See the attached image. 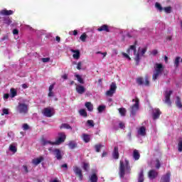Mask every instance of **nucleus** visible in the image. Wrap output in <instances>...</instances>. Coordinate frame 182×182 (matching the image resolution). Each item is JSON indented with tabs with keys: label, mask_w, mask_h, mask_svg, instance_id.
I'll use <instances>...</instances> for the list:
<instances>
[{
	"label": "nucleus",
	"mask_w": 182,
	"mask_h": 182,
	"mask_svg": "<svg viewBox=\"0 0 182 182\" xmlns=\"http://www.w3.org/2000/svg\"><path fill=\"white\" fill-rule=\"evenodd\" d=\"M43 161V156H40L39 158H36L33 159L32 163L35 164V166H38V164H41Z\"/></svg>",
	"instance_id": "412c9836"
},
{
	"label": "nucleus",
	"mask_w": 182,
	"mask_h": 182,
	"mask_svg": "<svg viewBox=\"0 0 182 182\" xmlns=\"http://www.w3.org/2000/svg\"><path fill=\"white\" fill-rule=\"evenodd\" d=\"M70 51L73 53V57L74 59L77 60L80 58V51L79 50L71 49Z\"/></svg>",
	"instance_id": "f3484780"
},
{
	"label": "nucleus",
	"mask_w": 182,
	"mask_h": 182,
	"mask_svg": "<svg viewBox=\"0 0 182 182\" xmlns=\"http://www.w3.org/2000/svg\"><path fill=\"white\" fill-rule=\"evenodd\" d=\"M178 151L179 153H181V151H182V138L178 143Z\"/></svg>",
	"instance_id": "ea45409f"
},
{
	"label": "nucleus",
	"mask_w": 182,
	"mask_h": 182,
	"mask_svg": "<svg viewBox=\"0 0 182 182\" xmlns=\"http://www.w3.org/2000/svg\"><path fill=\"white\" fill-rule=\"evenodd\" d=\"M156 168L159 169V168H160V167L161 166V164H160V160L159 159H157L156 160Z\"/></svg>",
	"instance_id": "49530a36"
},
{
	"label": "nucleus",
	"mask_w": 182,
	"mask_h": 182,
	"mask_svg": "<svg viewBox=\"0 0 182 182\" xmlns=\"http://www.w3.org/2000/svg\"><path fill=\"white\" fill-rule=\"evenodd\" d=\"M16 110L21 114H26L29 109H28V105L19 102L16 107Z\"/></svg>",
	"instance_id": "0eeeda50"
},
{
	"label": "nucleus",
	"mask_w": 182,
	"mask_h": 182,
	"mask_svg": "<svg viewBox=\"0 0 182 182\" xmlns=\"http://www.w3.org/2000/svg\"><path fill=\"white\" fill-rule=\"evenodd\" d=\"M157 53H159V51L157 50H154L151 52V55H153V56H156V55H157Z\"/></svg>",
	"instance_id": "5fc2aeb1"
},
{
	"label": "nucleus",
	"mask_w": 182,
	"mask_h": 182,
	"mask_svg": "<svg viewBox=\"0 0 182 182\" xmlns=\"http://www.w3.org/2000/svg\"><path fill=\"white\" fill-rule=\"evenodd\" d=\"M164 71V66H163V64L156 63L154 65V72L152 75V80H157L159 79V76L163 73Z\"/></svg>",
	"instance_id": "20e7f679"
},
{
	"label": "nucleus",
	"mask_w": 182,
	"mask_h": 182,
	"mask_svg": "<svg viewBox=\"0 0 182 182\" xmlns=\"http://www.w3.org/2000/svg\"><path fill=\"white\" fill-rule=\"evenodd\" d=\"M62 77H63V79L66 80V79H68V75L64 74V75L62 76Z\"/></svg>",
	"instance_id": "774afa93"
},
{
	"label": "nucleus",
	"mask_w": 182,
	"mask_h": 182,
	"mask_svg": "<svg viewBox=\"0 0 182 182\" xmlns=\"http://www.w3.org/2000/svg\"><path fill=\"white\" fill-rule=\"evenodd\" d=\"M53 87H55V84L50 85L48 88L49 92H52L53 90Z\"/></svg>",
	"instance_id": "864d4df0"
},
{
	"label": "nucleus",
	"mask_w": 182,
	"mask_h": 182,
	"mask_svg": "<svg viewBox=\"0 0 182 182\" xmlns=\"http://www.w3.org/2000/svg\"><path fill=\"white\" fill-rule=\"evenodd\" d=\"M136 82L138 86H150V80L148 75L143 77H138L136 79Z\"/></svg>",
	"instance_id": "39448f33"
},
{
	"label": "nucleus",
	"mask_w": 182,
	"mask_h": 182,
	"mask_svg": "<svg viewBox=\"0 0 182 182\" xmlns=\"http://www.w3.org/2000/svg\"><path fill=\"white\" fill-rule=\"evenodd\" d=\"M82 139L85 143H89V141H90V135L87 134H82Z\"/></svg>",
	"instance_id": "b1692460"
},
{
	"label": "nucleus",
	"mask_w": 182,
	"mask_h": 182,
	"mask_svg": "<svg viewBox=\"0 0 182 182\" xmlns=\"http://www.w3.org/2000/svg\"><path fill=\"white\" fill-rule=\"evenodd\" d=\"M75 90L78 95H83L86 92V88L83 85L75 84Z\"/></svg>",
	"instance_id": "ddd939ff"
},
{
	"label": "nucleus",
	"mask_w": 182,
	"mask_h": 182,
	"mask_svg": "<svg viewBox=\"0 0 182 182\" xmlns=\"http://www.w3.org/2000/svg\"><path fill=\"white\" fill-rule=\"evenodd\" d=\"M23 168H24L26 173H29V170H28V166H26V165H23Z\"/></svg>",
	"instance_id": "13d9d810"
},
{
	"label": "nucleus",
	"mask_w": 182,
	"mask_h": 182,
	"mask_svg": "<svg viewBox=\"0 0 182 182\" xmlns=\"http://www.w3.org/2000/svg\"><path fill=\"white\" fill-rule=\"evenodd\" d=\"M117 89V86L116 85V82H112L109 87V90L106 92V95L112 97V96L116 93Z\"/></svg>",
	"instance_id": "1a4fd4ad"
},
{
	"label": "nucleus",
	"mask_w": 182,
	"mask_h": 182,
	"mask_svg": "<svg viewBox=\"0 0 182 182\" xmlns=\"http://www.w3.org/2000/svg\"><path fill=\"white\" fill-rule=\"evenodd\" d=\"M105 109H106V106L105 105H100L98 107H97V110L99 112V113H102Z\"/></svg>",
	"instance_id": "37998d69"
},
{
	"label": "nucleus",
	"mask_w": 182,
	"mask_h": 182,
	"mask_svg": "<svg viewBox=\"0 0 182 182\" xmlns=\"http://www.w3.org/2000/svg\"><path fill=\"white\" fill-rule=\"evenodd\" d=\"M18 33H19V31L18 29H16V28H14L13 30V34L14 35H18Z\"/></svg>",
	"instance_id": "6e6d98bb"
},
{
	"label": "nucleus",
	"mask_w": 182,
	"mask_h": 182,
	"mask_svg": "<svg viewBox=\"0 0 182 182\" xmlns=\"http://www.w3.org/2000/svg\"><path fill=\"white\" fill-rule=\"evenodd\" d=\"M68 145L71 150H73V149H76V147H77V144L75 141H70Z\"/></svg>",
	"instance_id": "393cba45"
},
{
	"label": "nucleus",
	"mask_w": 182,
	"mask_h": 182,
	"mask_svg": "<svg viewBox=\"0 0 182 182\" xmlns=\"http://www.w3.org/2000/svg\"><path fill=\"white\" fill-rule=\"evenodd\" d=\"M180 59H181V58L178 56L175 58L174 66L176 69L178 68V67L180 66Z\"/></svg>",
	"instance_id": "7c9ffc66"
},
{
	"label": "nucleus",
	"mask_w": 182,
	"mask_h": 182,
	"mask_svg": "<svg viewBox=\"0 0 182 182\" xmlns=\"http://www.w3.org/2000/svg\"><path fill=\"white\" fill-rule=\"evenodd\" d=\"M164 11L166 14H171V6H167L164 8Z\"/></svg>",
	"instance_id": "79ce46f5"
},
{
	"label": "nucleus",
	"mask_w": 182,
	"mask_h": 182,
	"mask_svg": "<svg viewBox=\"0 0 182 182\" xmlns=\"http://www.w3.org/2000/svg\"><path fill=\"white\" fill-rule=\"evenodd\" d=\"M2 112V114H9V110H8V109H3Z\"/></svg>",
	"instance_id": "603ef678"
},
{
	"label": "nucleus",
	"mask_w": 182,
	"mask_h": 182,
	"mask_svg": "<svg viewBox=\"0 0 182 182\" xmlns=\"http://www.w3.org/2000/svg\"><path fill=\"white\" fill-rule=\"evenodd\" d=\"M4 99H9V94L6 93L4 95Z\"/></svg>",
	"instance_id": "052dcab7"
},
{
	"label": "nucleus",
	"mask_w": 182,
	"mask_h": 182,
	"mask_svg": "<svg viewBox=\"0 0 182 182\" xmlns=\"http://www.w3.org/2000/svg\"><path fill=\"white\" fill-rule=\"evenodd\" d=\"M61 167L63 168H68V164H64L61 165Z\"/></svg>",
	"instance_id": "0e129e2a"
},
{
	"label": "nucleus",
	"mask_w": 182,
	"mask_h": 182,
	"mask_svg": "<svg viewBox=\"0 0 182 182\" xmlns=\"http://www.w3.org/2000/svg\"><path fill=\"white\" fill-rule=\"evenodd\" d=\"M43 114L46 116V117H52L53 114H52V110L49 108H44Z\"/></svg>",
	"instance_id": "6ab92c4d"
},
{
	"label": "nucleus",
	"mask_w": 182,
	"mask_h": 182,
	"mask_svg": "<svg viewBox=\"0 0 182 182\" xmlns=\"http://www.w3.org/2000/svg\"><path fill=\"white\" fill-rule=\"evenodd\" d=\"M75 76L77 78V82H79V83H80L81 85H85V80H83V78H82V77L80 75L77 74Z\"/></svg>",
	"instance_id": "2f4dec72"
},
{
	"label": "nucleus",
	"mask_w": 182,
	"mask_h": 182,
	"mask_svg": "<svg viewBox=\"0 0 182 182\" xmlns=\"http://www.w3.org/2000/svg\"><path fill=\"white\" fill-rule=\"evenodd\" d=\"M9 150L13 153H16V151H18V149H16V146H14L13 144H11L9 146Z\"/></svg>",
	"instance_id": "58836bf2"
},
{
	"label": "nucleus",
	"mask_w": 182,
	"mask_h": 182,
	"mask_svg": "<svg viewBox=\"0 0 182 182\" xmlns=\"http://www.w3.org/2000/svg\"><path fill=\"white\" fill-rule=\"evenodd\" d=\"M87 38V35H86V33H83L80 37V39L82 42H86V39Z\"/></svg>",
	"instance_id": "4c0bfd02"
},
{
	"label": "nucleus",
	"mask_w": 182,
	"mask_h": 182,
	"mask_svg": "<svg viewBox=\"0 0 182 182\" xmlns=\"http://www.w3.org/2000/svg\"><path fill=\"white\" fill-rule=\"evenodd\" d=\"M49 60H50V58H42V62H43V63H47L48 62H49Z\"/></svg>",
	"instance_id": "09e8293b"
},
{
	"label": "nucleus",
	"mask_w": 182,
	"mask_h": 182,
	"mask_svg": "<svg viewBox=\"0 0 182 182\" xmlns=\"http://www.w3.org/2000/svg\"><path fill=\"white\" fill-rule=\"evenodd\" d=\"M55 40H56L57 42L59 43V42H60V37L56 36V37H55Z\"/></svg>",
	"instance_id": "338daca9"
},
{
	"label": "nucleus",
	"mask_w": 182,
	"mask_h": 182,
	"mask_svg": "<svg viewBox=\"0 0 182 182\" xmlns=\"http://www.w3.org/2000/svg\"><path fill=\"white\" fill-rule=\"evenodd\" d=\"M171 176V173L170 172L166 173V175H164L160 182H170V176Z\"/></svg>",
	"instance_id": "a211bd4d"
},
{
	"label": "nucleus",
	"mask_w": 182,
	"mask_h": 182,
	"mask_svg": "<svg viewBox=\"0 0 182 182\" xmlns=\"http://www.w3.org/2000/svg\"><path fill=\"white\" fill-rule=\"evenodd\" d=\"M173 95V90L166 91L165 92V100L164 103L168 105V106H171V100L170 97Z\"/></svg>",
	"instance_id": "9d476101"
},
{
	"label": "nucleus",
	"mask_w": 182,
	"mask_h": 182,
	"mask_svg": "<svg viewBox=\"0 0 182 182\" xmlns=\"http://www.w3.org/2000/svg\"><path fill=\"white\" fill-rule=\"evenodd\" d=\"M97 31H98V32H110V28L109 27V26L107 24H104L102 26H101L100 27H99Z\"/></svg>",
	"instance_id": "dca6fc26"
},
{
	"label": "nucleus",
	"mask_w": 182,
	"mask_h": 182,
	"mask_svg": "<svg viewBox=\"0 0 182 182\" xmlns=\"http://www.w3.org/2000/svg\"><path fill=\"white\" fill-rule=\"evenodd\" d=\"M157 176H159V173L154 169L150 170L148 173V177L151 180H154Z\"/></svg>",
	"instance_id": "2eb2a0df"
},
{
	"label": "nucleus",
	"mask_w": 182,
	"mask_h": 182,
	"mask_svg": "<svg viewBox=\"0 0 182 182\" xmlns=\"http://www.w3.org/2000/svg\"><path fill=\"white\" fill-rule=\"evenodd\" d=\"M118 110H119V113L121 114V116H122V117L126 116V112H127L126 108H123V107L119 108Z\"/></svg>",
	"instance_id": "473e14b6"
},
{
	"label": "nucleus",
	"mask_w": 182,
	"mask_h": 182,
	"mask_svg": "<svg viewBox=\"0 0 182 182\" xmlns=\"http://www.w3.org/2000/svg\"><path fill=\"white\" fill-rule=\"evenodd\" d=\"M53 96H54L53 92L49 91V92H48V97H53Z\"/></svg>",
	"instance_id": "bf43d9fd"
},
{
	"label": "nucleus",
	"mask_w": 182,
	"mask_h": 182,
	"mask_svg": "<svg viewBox=\"0 0 182 182\" xmlns=\"http://www.w3.org/2000/svg\"><path fill=\"white\" fill-rule=\"evenodd\" d=\"M87 124H88L90 127H95V122H93V120H90V119L87 120Z\"/></svg>",
	"instance_id": "c03bdc74"
},
{
	"label": "nucleus",
	"mask_w": 182,
	"mask_h": 182,
	"mask_svg": "<svg viewBox=\"0 0 182 182\" xmlns=\"http://www.w3.org/2000/svg\"><path fill=\"white\" fill-rule=\"evenodd\" d=\"M23 130H29V125L28 124H23Z\"/></svg>",
	"instance_id": "8fccbe9b"
},
{
	"label": "nucleus",
	"mask_w": 182,
	"mask_h": 182,
	"mask_svg": "<svg viewBox=\"0 0 182 182\" xmlns=\"http://www.w3.org/2000/svg\"><path fill=\"white\" fill-rule=\"evenodd\" d=\"M119 126V129H124V127H125L124 123H123V122H120Z\"/></svg>",
	"instance_id": "4d7b16f0"
},
{
	"label": "nucleus",
	"mask_w": 182,
	"mask_h": 182,
	"mask_svg": "<svg viewBox=\"0 0 182 182\" xmlns=\"http://www.w3.org/2000/svg\"><path fill=\"white\" fill-rule=\"evenodd\" d=\"M65 140H66V134L65 132H59L58 137L55 141L53 142V144L54 146H59L62 144V143H65Z\"/></svg>",
	"instance_id": "6e6552de"
},
{
	"label": "nucleus",
	"mask_w": 182,
	"mask_h": 182,
	"mask_svg": "<svg viewBox=\"0 0 182 182\" xmlns=\"http://www.w3.org/2000/svg\"><path fill=\"white\" fill-rule=\"evenodd\" d=\"M89 164L87 163H84L83 164V170H85V171H89Z\"/></svg>",
	"instance_id": "a18cd8bd"
},
{
	"label": "nucleus",
	"mask_w": 182,
	"mask_h": 182,
	"mask_svg": "<svg viewBox=\"0 0 182 182\" xmlns=\"http://www.w3.org/2000/svg\"><path fill=\"white\" fill-rule=\"evenodd\" d=\"M139 136H146V127H141L138 131Z\"/></svg>",
	"instance_id": "a878e982"
},
{
	"label": "nucleus",
	"mask_w": 182,
	"mask_h": 182,
	"mask_svg": "<svg viewBox=\"0 0 182 182\" xmlns=\"http://www.w3.org/2000/svg\"><path fill=\"white\" fill-rule=\"evenodd\" d=\"M99 178L97 177V174L96 173H92L90 176V182H97Z\"/></svg>",
	"instance_id": "4be33fe9"
},
{
	"label": "nucleus",
	"mask_w": 182,
	"mask_h": 182,
	"mask_svg": "<svg viewBox=\"0 0 182 182\" xmlns=\"http://www.w3.org/2000/svg\"><path fill=\"white\" fill-rule=\"evenodd\" d=\"M175 105L178 109H182V102H181V98L180 97H176V100L175 102Z\"/></svg>",
	"instance_id": "5701e85b"
},
{
	"label": "nucleus",
	"mask_w": 182,
	"mask_h": 182,
	"mask_svg": "<svg viewBox=\"0 0 182 182\" xmlns=\"http://www.w3.org/2000/svg\"><path fill=\"white\" fill-rule=\"evenodd\" d=\"M133 157L134 160H139L140 159V153L137 149H134L133 152Z\"/></svg>",
	"instance_id": "c85d7f7f"
},
{
	"label": "nucleus",
	"mask_w": 182,
	"mask_h": 182,
	"mask_svg": "<svg viewBox=\"0 0 182 182\" xmlns=\"http://www.w3.org/2000/svg\"><path fill=\"white\" fill-rule=\"evenodd\" d=\"M79 113L80 116H82V117H87V112H86L85 109H80Z\"/></svg>",
	"instance_id": "f704fd0d"
},
{
	"label": "nucleus",
	"mask_w": 182,
	"mask_h": 182,
	"mask_svg": "<svg viewBox=\"0 0 182 182\" xmlns=\"http://www.w3.org/2000/svg\"><path fill=\"white\" fill-rule=\"evenodd\" d=\"M173 37L171 36H168L166 37V41H172Z\"/></svg>",
	"instance_id": "680f3d73"
},
{
	"label": "nucleus",
	"mask_w": 182,
	"mask_h": 182,
	"mask_svg": "<svg viewBox=\"0 0 182 182\" xmlns=\"http://www.w3.org/2000/svg\"><path fill=\"white\" fill-rule=\"evenodd\" d=\"M138 182H144V173L143 170H141L139 174Z\"/></svg>",
	"instance_id": "bb28decb"
},
{
	"label": "nucleus",
	"mask_w": 182,
	"mask_h": 182,
	"mask_svg": "<svg viewBox=\"0 0 182 182\" xmlns=\"http://www.w3.org/2000/svg\"><path fill=\"white\" fill-rule=\"evenodd\" d=\"M155 8H156V9H158V11H159V12H162L164 9L163 6H161V4H160V3L156 2L155 4Z\"/></svg>",
	"instance_id": "e433bc0d"
},
{
	"label": "nucleus",
	"mask_w": 182,
	"mask_h": 182,
	"mask_svg": "<svg viewBox=\"0 0 182 182\" xmlns=\"http://www.w3.org/2000/svg\"><path fill=\"white\" fill-rule=\"evenodd\" d=\"M85 107H87L88 112H93V105H92V102H85Z\"/></svg>",
	"instance_id": "c756f323"
},
{
	"label": "nucleus",
	"mask_w": 182,
	"mask_h": 182,
	"mask_svg": "<svg viewBox=\"0 0 182 182\" xmlns=\"http://www.w3.org/2000/svg\"><path fill=\"white\" fill-rule=\"evenodd\" d=\"M132 102H135V104H134L130 107V116H136V113H137V110H139V98H136L135 100L133 99Z\"/></svg>",
	"instance_id": "423d86ee"
},
{
	"label": "nucleus",
	"mask_w": 182,
	"mask_h": 182,
	"mask_svg": "<svg viewBox=\"0 0 182 182\" xmlns=\"http://www.w3.org/2000/svg\"><path fill=\"white\" fill-rule=\"evenodd\" d=\"M113 159L117 160L119 159V147L114 146L113 152H112Z\"/></svg>",
	"instance_id": "aec40b11"
},
{
	"label": "nucleus",
	"mask_w": 182,
	"mask_h": 182,
	"mask_svg": "<svg viewBox=\"0 0 182 182\" xmlns=\"http://www.w3.org/2000/svg\"><path fill=\"white\" fill-rule=\"evenodd\" d=\"M77 70H82V62H78L77 64Z\"/></svg>",
	"instance_id": "de8ad7c7"
},
{
	"label": "nucleus",
	"mask_w": 182,
	"mask_h": 182,
	"mask_svg": "<svg viewBox=\"0 0 182 182\" xmlns=\"http://www.w3.org/2000/svg\"><path fill=\"white\" fill-rule=\"evenodd\" d=\"M11 97H15L18 95V92L15 88H11L10 90Z\"/></svg>",
	"instance_id": "72a5a7b5"
},
{
	"label": "nucleus",
	"mask_w": 182,
	"mask_h": 182,
	"mask_svg": "<svg viewBox=\"0 0 182 182\" xmlns=\"http://www.w3.org/2000/svg\"><path fill=\"white\" fill-rule=\"evenodd\" d=\"M119 170V176L121 178H124V175L126 173L130 174V173H132V167L130 166L129 160L125 159L124 162L120 161Z\"/></svg>",
	"instance_id": "f257e3e1"
},
{
	"label": "nucleus",
	"mask_w": 182,
	"mask_h": 182,
	"mask_svg": "<svg viewBox=\"0 0 182 182\" xmlns=\"http://www.w3.org/2000/svg\"><path fill=\"white\" fill-rule=\"evenodd\" d=\"M73 35H74V36H76V35H77V30H74L73 31Z\"/></svg>",
	"instance_id": "69168bd1"
},
{
	"label": "nucleus",
	"mask_w": 182,
	"mask_h": 182,
	"mask_svg": "<svg viewBox=\"0 0 182 182\" xmlns=\"http://www.w3.org/2000/svg\"><path fill=\"white\" fill-rule=\"evenodd\" d=\"M73 171L75 176H77V177L79 178L80 181L83 180V173H82V169H80L79 166H73Z\"/></svg>",
	"instance_id": "9b49d317"
},
{
	"label": "nucleus",
	"mask_w": 182,
	"mask_h": 182,
	"mask_svg": "<svg viewBox=\"0 0 182 182\" xmlns=\"http://www.w3.org/2000/svg\"><path fill=\"white\" fill-rule=\"evenodd\" d=\"M146 52H147V48H142V50L141 51V56H144V53H146Z\"/></svg>",
	"instance_id": "3c124183"
},
{
	"label": "nucleus",
	"mask_w": 182,
	"mask_h": 182,
	"mask_svg": "<svg viewBox=\"0 0 182 182\" xmlns=\"http://www.w3.org/2000/svg\"><path fill=\"white\" fill-rule=\"evenodd\" d=\"M102 144L95 145V151H97V153H100V149H102Z\"/></svg>",
	"instance_id": "a19ab883"
},
{
	"label": "nucleus",
	"mask_w": 182,
	"mask_h": 182,
	"mask_svg": "<svg viewBox=\"0 0 182 182\" xmlns=\"http://www.w3.org/2000/svg\"><path fill=\"white\" fill-rule=\"evenodd\" d=\"M60 129H67L72 130V127H70L69 124H62L61 126L60 127Z\"/></svg>",
	"instance_id": "c9c22d12"
},
{
	"label": "nucleus",
	"mask_w": 182,
	"mask_h": 182,
	"mask_svg": "<svg viewBox=\"0 0 182 182\" xmlns=\"http://www.w3.org/2000/svg\"><path fill=\"white\" fill-rule=\"evenodd\" d=\"M11 15H14V11L12 10L4 9L0 11V19H3V22L6 25H11L12 23V19L9 17Z\"/></svg>",
	"instance_id": "7ed1b4c3"
},
{
	"label": "nucleus",
	"mask_w": 182,
	"mask_h": 182,
	"mask_svg": "<svg viewBox=\"0 0 182 182\" xmlns=\"http://www.w3.org/2000/svg\"><path fill=\"white\" fill-rule=\"evenodd\" d=\"M136 45H137V41L134 42V45L130 46L129 48L127 49L126 53H122V55L124 58H126L127 59H129V60H132V58H130V56H129V55H130V50H133L134 51V60H135V63L136 65H139V63H140V53H137L136 50Z\"/></svg>",
	"instance_id": "f03ea898"
},
{
	"label": "nucleus",
	"mask_w": 182,
	"mask_h": 182,
	"mask_svg": "<svg viewBox=\"0 0 182 182\" xmlns=\"http://www.w3.org/2000/svg\"><path fill=\"white\" fill-rule=\"evenodd\" d=\"M53 153L57 159V160H62L63 156H62V151H60V149H55L53 150Z\"/></svg>",
	"instance_id": "4468645a"
},
{
	"label": "nucleus",
	"mask_w": 182,
	"mask_h": 182,
	"mask_svg": "<svg viewBox=\"0 0 182 182\" xmlns=\"http://www.w3.org/2000/svg\"><path fill=\"white\" fill-rule=\"evenodd\" d=\"M21 87H23V89H28V85L26 84H23Z\"/></svg>",
	"instance_id": "e2e57ef3"
},
{
	"label": "nucleus",
	"mask_w": 182,
	"mask_h": 182,
	"mask_svg": "<svg viewBox=\"0 0 182 182\" xmlns=\"http://www.w3.org/2000/svg\"><path fill=\"white\" fill-rule=\"evenodd\" d=\"M42 146H46L47 144H50L51 146H55L53 141L46 140L45 139H41Z\"/></svg>",
	"instance_id": "cd10ccee"
},
{
	"label": "nucleus",
	"mask_w": 182,
	"mask_h": 182,
	"mask_svg": "<svg viewBox=\"0 0 182 182\" xmlns=\"http://www.w3.org/2000/svg\"><path fill=\"white\" fill-rule=\"evenodd\" d=\"M161 114V111H160V109L155 108L152 113L153 120H157V119H160Z\"/></svg>",
	"instance_id": "f8f14e48"
}]
</instances>
